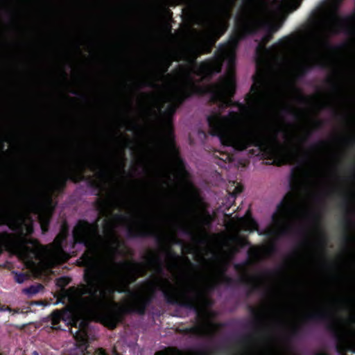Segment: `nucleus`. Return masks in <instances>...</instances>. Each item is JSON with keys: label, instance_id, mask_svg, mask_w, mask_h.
I'll use <instances>...</instances> for the list:
<instances>
[{"label": "nucleus", "instance_id": "5", "mask_svg": "<svg viewBox=\"0 0 355 355\" xmlns=\"http://www.w3.org/2000/svg\"><path fill=\"white\" fill-rule=\"evenodd\" d=\"M236 42H231L222 46L214 60L201 63L199 66H193L191 71L202 76H207L220 69L222 62L226 61L227 73L218 82L208 87L214 101H219L224 106L230 105L231 97L235 91V81L233 75V65Z\"/></svg>", "mask_w": 355, "mask_h": 355}, {"label": "nucleus", "instance_id": "8", "mask_svg": "<svg viewBox=\"0 0 355 355\" xmlns=\"http://www.w3.org/2000/svg\"><path fill=\"white\" fill-rule=\"evenodd\" d=\"M138 216L135 210L128 209L125 215L116 216L112 221V225H124L128 227L137 225Z\"/></svg>", "mask_w": 355, "mask_h": 355}, {"label": "nucleus", "instance_id": "3", "mask_svg": "<svg viewBox=\"0 0 355 355\" xmlns=\"http://www.w3.org/2000/svg\"><path fill=\"white\" fill-rule=\"evenodd\" d=\"M37 205L36 193L28 185L17 187L8 193H0V224H6L15 232V234H0V252L6 249L17 255L28 268L40 270L64 261L68 256L61 247L66 237L64 230L48 247L41 246L28 237L33 228L27 212L35 211Z\"/></svg>", "mask_w": 355, "mask_h": 355}, {"label": "nucleus", "instance_id": "9", "mask_svg": "<svg viewBox=\"0 0 355 355\" xmlns=\"http://www.w3.org/2000/svg\"><path fill=\"white\" fill-rule=\"evenodd\" d=\"M269 24V15L268 13L263 12L254 17V18L250 19V21L245 22V24L243 25V29L246 32H250L256 28L268 25Z\"/></svg>", "mask_w": 355, "mask_h": 355}, {"label": "nucleus", "instance_id": "14", "mask_svg": "<svg viewBox=\"0 0 355 355\" xmlns=\"http://www.w3.org/2000/svg\"><path fill=\"white\" fill-rule=\"evenodd\" d=\"M190 192H191V197L193 198V200L198 201L199 197H198V192L196 188H194L193 186L190 187Z\"/></svg>", "mask_w": 355, "mask_h": 355}, {"label": "nucleus", "instance_id": "17", "mask_svg": "<svg viewBox=\"0 0 355 355\" xmlns=\"http://www.w3.org/2000/svg\"><path fill=\"white\" fill-rule=\"evenodd\" d=\"M25 279V277L22 275H19L15 276V279L18 283L23 282L24 279Z\"/></svg>", "mask_w": 355, "mask_h": 355}, {"label": "nucleus", "instance_id": "15", "mask_svg": "<svg viewBox=\"0 0 355 355\" xmlns=\"http://www.w3.org/2000/svg\"><path fill=\"white\" fill-rule=\"evenodd\" d=\"M63 317H64V315L62 313L56 312L53 314V321L56 322Z\"/></svg>", "mask_w": 355, "mask_h": 355}, {"label": "nucleus", "instance_id": "13", "mask_svg": "<svg viewBox=\"0 0 355 355\" xmlns=\"http://www.w3.org/2000/svg\"><path fill=\"white\" fill-rule=\"evenodd\" d=\"M43 289V286L40 284H37L24 289V292L30 296L35 295Z\"/></svg>", "mask_w": 355, "mask_h": 355}, {"label": "nucleus", "instance_id": "10", "mask_svg": "<svg viewBox=\"0 0 355 355\" xmlns=\"http://www.w3.org/2000/svg\"><path fill=\"white\" fill-rule=\"evenodd\" d=\"M53 211V205L51 202H47L38 211V217L43 232L47 230V225Z\"/></svg>", "mask_w": 355, "mask_h": 355}, {"label": "nucleus", "instance_id": "1", "mask_svg": "<svg viewBox=\"0 0 355 355\" xmlns=\"http://www.w3.org/2000/svg\"><path fill=\"white\" fill-rule=\"evenodd\" d=\"M347 25L355 31V17L343 19L334 11L313 29L286 37L270 49H258L257 72L245 105L227 115L209 118V125L222 144L243 150L254 145L280 165L298 162L304 135L287 124L282 110L289 111L291 93L296 77L313 64L326 66L330 60L327 37Z\"/></svg>", "mask_w": 355, "mask_h": 355}, {"label": "nucleus", "instance_id": "2", "mask_svg": "<svg viewBox=\"0 0 355 355\" xmlns=\"http://www.w3.org/2000/svg\"><path fill=\"white\" fill-rule=\"evenodd\" d=\"M73 238L87 247L83 261L87 266V285L77 290V299L71 302V312L73 324L79 323L80 329L73 334L81 343L86 340L85 327L88 320H101L114 327L122 313L141 308L155 289L162 290L173 301L197 311L198 323L190 329L191 333L207 335L216 330L207 291L222 280V268L196 270L189 261L183 263L180 257L170 254L171 260L167 267L173 275V282L155 277L130 291L129 284L135 280L142 268L135 263L114 261L119 241L114 233L103 240L95 225L81 222L73 230Z\"/></svg>", "mask_w": 355, "mask_h": 355}, {"label": "nucleus", "instance_id": "12", "mask_svg": "<svg viewBox=\"0 0 355 355\" xmlns=\"http://www.w3.org/2000/svg\"><path fill=\"white\" fill-rule=\"evenodd\" d=\"M286 295V291L285 288L282 286H275L272 288L271 291V298L274 301H281L282 298L284 297V295Z\"/></svg>", "mask_w": 355, "mask_h": 355}, {"label": "nucleus", "instance_id": "4", "mask_svg": "<svg viewBox=\"0 0 355 355\" xmlns=\"http://www.w3.org/2000/svg\"><path fill=\"white\" fill-rule=\"evenodd\" d=\"M320 189V180L309 166H300L293 171L291 191L274 214L271 224L259 233L268 236L270 242L250 249V256L253 260L269 255L273 248L270 241L295 226L309 228L312 248L322 253L324 236L320 224V211L317 206Z\"/></svg>", "mask_w": 355, "mask_h": 355}, {"label": "nucleus", "instance_id": "7", "mask_svg": "<svg viewBox=\"0 0 355 355\" xmlns=\"http://www.w3.org/2000/svg\"><path fill=\"white\" fill-rule=\"evenodd\" d=\"M212 220L211 216L206 211L193 213L192 211H185L173 216L171 223L173 227L180 228L183 231L193 234L201 231Z\"/></svg>", "mask_w": 355, "mask_h": 355}, {"label": "nucleus", "instance_id": "6", "mask_svg": "<svg viewBox=\"0 0 355 355\" xmlns=\"http://www.w3.org/2000/svg\"><path fill=\"white\" fill-rule=\"evenodd\" d=\"M225 225L227 233L220 235L217 239L218 253L223 261L229 260L238 248L247 243L245 239L241 235V230H257V224L248 214L243 218L227 217Z\"/></svg>", "mask_w": 355, "mask_h": 355}, {"label": "nucleus", "instance_id": "11", "mask_svg": "<svg viewBox=\"0 0 355 355\" xmlns=\"http://www.w3.org/2000/svg\"><path fill=\"white\" fill-rule=\"evenodd\" d=\"M329 97L325 95L315 96L309 100L308 102L310 109L317 110L329 105Z\"/></svg>", "mask_w": 355, "mask_h": 355}, {"label": "nucleus", "instance_id": "16", "mask_svg": "<svg viewBox=\"0 0 355 355\" xmlns=\"http://www.w3.org/2000/svg\"><path fill=\"white\" fill-rule=\"evenodd\" d=\"M184 95V92L180 91V94H176L175 96L174 97L175 98V101H180Z\"/></svg>", "mask_w": 355, "mask_h": 355}, {"label": "nucleus", "instance_id": "19", "mask_svg": "<svg viewBox=\"0 0 355 355\" xmlns=\"http://www.w3.org/2000/svg\"><path fill=\"white\" fill-rule=\"evenodd\" d=\"M101 355H105L103 351H101Z\"/></svg>", "mask_w": 355, "mask_h": 355}, {"label": "nucleus", "instance_id": "20", "mask_svg": "<svg viewBox=\"0 0 355 355\" xmlns=\"http://www.w3.org/2000/svg\"><path fill=\"white\" fill-rule=\"evenodd\" d=\"M236 192H241V189H236Z\"/></svg>", "mask_w": 355, "mask_h": 355}, {"label": "nucleus", "instance_id": "18", "mask_svg": "<svg viewBox=\"0 0 355 355\" xmlns=\"http://www.w3.org/2000/svg\"><path fill=\"white\" fill-rule=\"evenodd\" d=\"M353 270L355 274V259L354 260V263H353Z\"/></svg>", "mask_w": 355, "mask_h": 355}]
</instances>
